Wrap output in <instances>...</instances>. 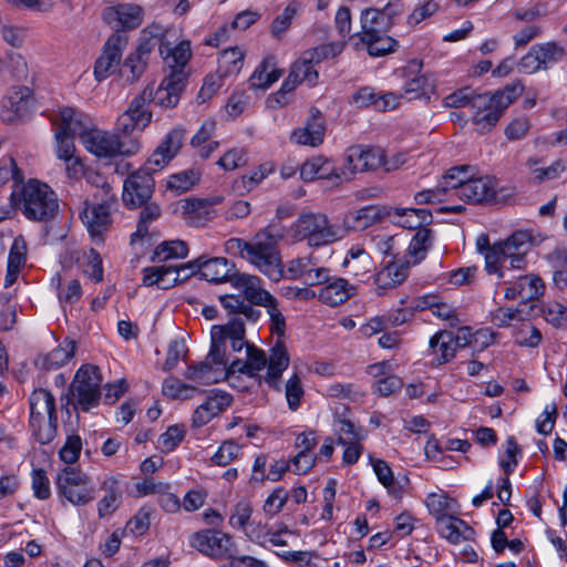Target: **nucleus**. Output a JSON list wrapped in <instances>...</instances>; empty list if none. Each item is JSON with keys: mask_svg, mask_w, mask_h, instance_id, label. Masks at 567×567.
Masks as SVG:
<instances>
[{"mask_svg": "<svg viewBox=\"0 0 567 567\" xmlns=\"http://www.w3.org/2000/svg\"><path fill=\"white\" fill-rule=\"evenodd\" d=\"M290 357L286 346L277 340L271 347L269 357L265 351L255 344H247L246 360H234L231 369L235 373H243L250 378L259 375V372L267 368L264 377L265 382L275 390H280V378L282 372L289 367Z\"/></svg>", "mask_w": 567, "mask_h": 567, "instance_id": "f257e3e1", "label": "nucleus"}, {"mask_svg": "<svg viewBox=\"0 0 567 567\" xmlns=\"http://www.w3.org/2000/svg\"><path fill=\"white\" fill-rule=\"evenodd\" d=\"M443 187L451 189V196L473 203L496 202V181L492 176H476L472 166L452 167L443 176Z\"/></svg>", "mask_w": 567, "mask_h": 567, "instance_id": "f03ea898", "label": "nucleus"}, {"mask_svg": "<svg viewBox=\"0 0 567 567\" xmlns=\"http://www.w3.org/2000/svg\"><path fill=\"white\" fill-rule=\"evenodd\" d=\"M11 202L29 220L48 221L59 210V199L53 189L38 179H29L13 189Z\"/></svg>", "mask_w": 567, "mask_h": 567, "instance_id": "7ed1b4c3", "label": "nucleus"}, {"mask_svg": "<svg viewBox=\"0 0 567 567\" xmlns=\"http://www.w3.org/2000/svg\"><path fill=\"white\" fill-rule=\"evenodd\" d=\"M281 235L272 227L261 228L248 241L245 260L274 281H278L282 275V265L278 244Z\"/></svg>", "mask_w": 567, "mask_h": 567, "instance_id": "20e7f679", "label": "nucleus"}, {"mask_svg": "<svg viewBox=\"0 0 567 567\" xmlns=\"http://www.w3.org/2000/svg\"><path fill=\"white\" fill-rule=\"evenodd\" d=\"M291 236L296 241H306L309 247H322L342 240L339 223H333L321 213L299 216L291 225Z\"/></svg>", "mask_w": 567, "mask_h": 567, "instance_id": "39448f33", "label": "nucleus"}, {"mask_svg": "<svg viewBox=\"0 0 567 567\" xmlns=\"http://www.w3.org/2000/svg\"><path fill=\"white\" fill-rule=\"evenodd\" d=\"M532 248V236L528 231L518 230L505 240L495 243L485 254L486 271H497L499 262H508L515 270L526 268V255Z\"/></svg>", "mask_w": 567, "mask_h": 567, "instance_id": "423d86ee", "label": "nucleus"}, {"mask_svg": "<svg viewBox=\"0 0 567 567\" xmlns=\"http://www.w3.org/2000/svg\"><path fill=\"white\" fill-rule=\"evenodd\" d=\"M82 144L87 152L99 158H113L116 156H132L141 150L136 138L127 137L122 133L90 128L82 134Z\"/></svg>", "mask_w": 567, "mask_h": 567, "instance_id": "0eeeda50", "label": "nucleus"}, {"mask_svg": "<svg viewBox=\"0 0 567 567\" xmlns=\"http://www.w3.org/2000/svg\"><path fill=\"white\" fill-rule=\"evenodd\" d=\"M29 403L33 435L40 444H48L56 435L55 399L48 390L38 389L31 393Z\"/></svg>", "mask_w": 567, "mask_h": 567, "instance_id": "6e6552de", "label": "nucleus"}, {"mask_svg": "<svg viewBox=\"0 0 567 567\" xmlns=\"http://www.w3.org/2000/svg\"><path fill=\"white\" fill-rule=\"evenodd\" d=\"M101 382L102 378L96 367L90 364L81 367L71 384L75 406L84 412L97 406L101 398Z\"/></svg>", "mask_w": 567, "mask_h": 567, "instance_id": "1a4fd4ad", "label": "nucleus"}, {"mask_svg": "<svg viewBox=\"0 0 567 567\" xmlns=\"http://www.w3.org/2000/svg\"><path fill=\"white\" fill-rule=\"evenodd\" d=\"M58 492L75 506H83L94 499V487L86 474L73 467L62 470L56 478Z\"/></svg>", "mask_w": 567, "mask_h": 567, "instance_id": "9d476101", "label": "nucleus"}, {"mask_svg": "<svg viewBox=\"0 0 567 567\" xmlns=\"http://www.w3.org/2000/svg\"><path fill=\"white\" fill-rule=\"evenodd\" d=\"M511 104L509 95L497 92L493 95L476 94L473 101V122L480 131H489L498 122L502 112Z\"/></svg>", "mask_w": 567, "mask_h": 567, "instance_id": "9b49d317", "label": "nucleus"}, {"mask_svg": "<svg viewBox=\"0 0 567 567\" xmlns=\"http://www.w3.org/2000/svg\"><path fill=\"white\" fill-rule=\"evenodd\" d=\"M190 546L212 558L231 557L237 553L233 537L226 533L214 529H205L195 533L190 537Z\"/></svg>", "mask_w": 567, "mask_h": 567, "instance_id": "f8f14e48", "label": "nucleus"}, {"mask_svg": "<svg viewBox=\"0 0 567 567\" xmlns=\"http://www.w3.org/2000/svg\"><path fill=\"white\" fill-rule=\"evenodd\" d=\"M153 90L145 89L134 97L125 112L116 121V130L123 135L131 134L134 130H144L152 121V112L147 104L152 101Z\"/></svg>", "mask_w": 567, "mask_h": 567, "instance_id": "ddd939ff", "label": "nucleus"}, {"mask_svg": "<svg viewBox=\"0 0 567 567\" xmlns=\"http://www.w3.org/2000/svg\"><path fill=\"white\" fill-rule=\"evenodd\" d=\"M116 202V195H107L102 198V203H85L82 220L93 238L101 239L109 229L112 221L111 213Z\"/></svg>", "mask_w": 567, "mask_h": 567, "instance_id": "4468645a", "label": "nucleus"}, {"mask_svg": "<svg viewBox=\"0 0 567 567\" xmlns=\"http://www.w3.org/2000/svg\"><path fill=\"white\" fill-rule=\"evenodd\" d=\"M185 140V130L175 127L163 138L153 154L146 161L144 167L148 174L162 171L179 152Z\"/></svg>", "mask_w": 567, "mask_h": 567, "instance_id": "2eb2a0df", "label": "nucleus"}, {"mask_svg": "<svg viewBox=\"0 0 567 567\" xmlns=\"http://www.w3.org/2000/svg\"><path fill=\"white\" fill-rule=\"evenodd\" d=\"M327 58L326 48H315L305 51L301 56L291 65V70L287 79L298 86L306 83L312 86L317 83L319 74L315 69L317 64Z\"/></svg>", "mask_w": 567, "mask_h": 567, "instance_id": "dca6fc26", "label": "nucleus"}, {"mask_svg": "<svg viewBox=\"0 0 567 567\" xmlns=\"http://www.w3.org/2000/svg\"><path fill=\"white\" fill-rule=\"evenodd\" d=\"M286 274L290 279H299L307 286H317L329 279V269L318 265L311 256L298 257L286 264Z\"/></svg>", "mask_w": 567, "mask_h": 567, "instance_id": "f3484780", "label": "nucleus"}, {"mask_svg": "<svg viewBox=\"0 0 567 567\" xmlns=\"http://www.w3.org/2000/svg\"><path fill=\"white\" fill-rule=\"evenodd\" d=\"M127 39L121 33H114L104 44L101 56L96 60L94 75L97 81L109 78L118 66Z\"/></svg>", "mask_w": 567, "mask_h": 567, "instance_id": "a211bd4d", "label": "nucleus"}, {"mask_svg": "<svg viewBox=\"0 0 567 567\" xmlns=\"http://www.w3.org/2000/svg\"><path fill=\"white\" fill-rule=\"evenodd\" d=\"M153 190L154 179L152 175L141 168L125 179L123 202L127 206H142L151 198Z\"/></svg>", "mask_w": 567, "mask_h": 567, "instance_id": "6ab92c4d", "label": "nucleus"}, {"mask_svg": "<svg viewBox=\"0 0 567 567\" xmlns=\"http://www.w3.org/2000/svg\"><path fill=\"white\" fill-rule=\"evenodd\" d=\"M384 164V151L378 147L363 148L361 146L351 147L347 153V163L341 172L351 175L357 172L377 169Z\"/></svg>", "mask_w": 567, "mask_h": 567, "instance_id": "aec40b11", "label": "nucleus"}, {"mask_svg": "<svg viewBox=\"0 0 567 567\" xmlns=\"http://www.w3.org/2000/svg\"><path fill=\"white\" fill-rule=\"evenodd\" d=\"M186 73L184 70L172 71L168 76L162 80L157 90L153 92L152 100L161 107H175L185 87Z\"/></svg>", "mask_w": 567, "mask_h": 567, "instance_id": "412c9836", "label": "nucleus"}, {"mask_svg": "<svg viewBox=\"0 0 567 567\" xmlns=\"http://www.w3.org/2000/svg\"><path fill=\"white\" fill-rule=\"evenodd\" d=\"M506 286L504 297L507 300L520 298L527 302L537 299L544 292L542 279L534 274L519 276L516 281H504Z\"/></svg>", "mask_w": 567, "mask_h": 567, "instance_id": "4be33fe9", "label": "nucleus"}, {"mask_svg": "<svg viewBox=\"0 0 567 567\" xmlns=\"http://www.w3.org/2000/svg\"><path fill=\"white\" fill-rule=\"evenodd\" d=\"M384 13L378 9L368 8L361 12V30L350 37V43L354 50H363L364 42L383 33L382 25Z\"/></svg>", "mask_w": 567, "mask_h": 567, "instance_id": "5701e85b", "label": "nucleus"}, {"mask_svg": "<svg viewBox=\"0 0 567 567\" xmlns=\"http://www.w3.org/2000/svg\"><path fill=\"white\" fill-rule=\"evenodd\" d=\"M229 282L245 296V300L250 305L261 306L270 301L271 295L262 288L261 279L255 275L235 272L229 278Z\"/></svg>", "mask_w": 567, "mask_h": 567, "instance_id": "b1692460", "label": "nucleus"}, {"mask_svg": "<svg viewBox=\"0 0 567 567\" xmlns=\"http://www.w3.org/2000/svg\"><path fill=\"white\" fill-rule=\"evenodd\" d=\"M103 18L114 28L135 29L143 22L144 12L137 4L123 3L116 7L105 8Z\"/></svg>", "mask_w": 567, "mask_h": 567, "instance_id": "393cba45", "label": "nucleus"}, {"mask_svg": "<svg viewBox=\"0 0 567 567\" xmlns=\"http://www.w3.org/2000/svg\"><path fill=\"white\" fill-rule=\"evenodd\" d=\"M410 262L405 260L388 261L375 275L374 284L378 295L394 289L408 278Z\"/></svg>", "mask_w": 567, "mask_h": 567, "instance_id": "a878e982", "label": "nucleus"}, {"mask_svg": "<svg viewBox=\"0 0 567 567\" xmlns=\"http://www.w3.org/2000/svg\"><path fill=\"white\" fill-rule=\"evenodd\" d=\"M310 118L301 127L292 131L290 140L298 145L316 147L322 144L324 138V124L317 109L310 111Z\"/></svg>", "mask_w": 567, "mask_h": 567, "instance_id": "bb28decb", "label": "nucleus"}, {"mask_svg": "<svg viewBox=\"0 0 567 567\" xmlns=\"http://www.w3.org/2000/svg\"><path fill=\"white\" fill-rule=\"evenodd\" d=\"M300 178L305 182H312L317 178L336 179L338 182L348 181L346 172H339L334 168L328 158L316 156L306 161L300 166Z\"/></svg>", "mask_w": 567, "mask_h": 567, "instance_id": "cd10ccee", "label": "nucleus"}, {"mask_svg": "<svg viewBox=\"0 0 567 567\" xmlns=\"http://www.w3.org/2000/svg\"><path fill=\"white\" fill-rule=\"evenodd\" d=\"M544 164V158L539 156H530L525 163L529 177L535 184L557 179L567 171L566 161L563 158L555 159L548 165Z\"/></svg>", "mask_w": 567, "mask_h": 567, "instance_id": "c85d7f7f", "label": "nucleus"}, {"mask_svg": "<svg viewBox=\"0 0 567 567\" xmlns=\"http://www.w3.org/2000/svg\"><path fill=\"white\" fill-rule=\"evenodd\" d=\"M381 218L380 209L375 206H365L360 209L349 212L339 223V228L342 230V239L346 238L351 231H361Z\"/></svg>", "mask_w": 567, "mask_h": 567, "instance_id": "c756f323", "label": "nucleus"}, {"mask_svg": "<svg viewBox=\"0 0 567 567\" xmlns=\"http://www.w3.org/2000/svg\"><path fill=\"white\" fill-rule=\"evenodd\" d=\"M210 339L221 341L224 344L226 340H229L231 349L235 352L241 351L243 348L247 349V344H250L245 340V324L240 317L230 319L228 323L224 326H213Z\"/></svg>", "mask_w": 567, "mask_h": 567, "instance_id": "7c9ffc66", "label": "nucleus"}, {"mask_svg": "<svg viewBox=\"0 0 567 567\" xmlns=\"http://www.w3.org/2000/svg\"><path fill=\"white\" fill-rule=\"evenodd\" d=\"M52 121L55 126V133L79 135L81 142L82 134L90 130L86 125L85 116L69 106L59 109Z\"/></svg>", "mask_w": 567, "mask_h": 567, "instance_id": "2f4dec72", "label": "nucleus"}, {"mask_svg": "<svg viewBox=\"0 0 567 567\" xmlns=\"http://www.w3.org/2000/svg\"><path fill=\"white\" fill-rule=\"evenodd\" d=\"M322 285L324 286L320 289L318 297L320 301L331 307L343 303L355 293V287L341 277L329 275V279Z\"/></svg>", "mask_w": 567, "mask_h": 567, "instance_id": "473e14b6", "label": "nucleus"}, {"mask_svg": "<svg viewBox=\"0 0 567 567\" xmlns=\"http://www.w3.org/2000/svg\"><path fill=\"white\" fill-rule=\"evenodd\" d=\"M231 398L225 392H216L209 395L194 412L193 425L200 427L207 424L214 416L218 415L223 410L229 406Z\"/></svg>", "mask_w": 567, "mask_h": 567, "instance_id": "72a5a7b5", "label": "nucleus"}, {"mask_svg": "<svg viewBox=\"0 0 567 567\" xmlns=\"http://www.w3.org/2000/svg\"><path fill=\"white\" fill-rule=\"evenodd\" d=\"M233 265L224 257L200 256V278L212 282L229 281Z\"/></svg>", "mask_w": 567, "mask_h": 567, "instance_id": "f704fd0d", "label": "nucleus"}, {"mask_svg": "<svg viewBox=\"0 0 567 567\" xmlns=\"http://www.w3.org/2000/svg\"><path fill=\"white\" fill-rule=\"evenodd\" d=\"M74 353L75 342L73 340L65 339L52 351L39 357L35 363L47 370L59 369L68 363L74 357Z\"/></svg>", "mask_w": 567, "mask_h": 567, "instance_id": "c9c22d12", "label": "nucleus"}, {"mask_svg": "<svg viewBox=\"0 0 567 567\" xmlns=\"http://www.w3.org/2000/svg\"><path fill=\"white\" fill-rule=\"evenodd\" d=\"M101 488L104 496L97 503V513L100 517H104L117 509L122 497V488L120 482L113 476L106 477Z\"/></svg>", "mask_w": 567, "mask_h": 567, "instance_id": "e433bc0d", "label": "nucleus"}, {"mask_svg": "<svg viewBox=\"0 0 567 567\" xmlns=\"http://www.w3.org/2000/svg\"><path fill=\"white\" fill-rule=\"evenodd\" d=\"M181 209L184 220L192 227H202L214 217L202 198L183 200Z\"/></svg>", "mask_w": 567, "mask_h": 567, "instance_id": "4c0bfd02", "label": "nucleus"}, {"mask_svg": "<svg viewBox=\"0 0 567 567\" xmlns=\"http://www.w3.org/2000/svg\"><path fill=\"white\" fill-rule=\"evenodd\" d=\"M439 533L453 544L466 539L472 533V528L462 519L447 515L436 520Z\"/></svg>", "mask_w": 567, "mask_h": 567, "instance_id": "58836bf2", "label": "nucleus"}, {"mask_svg": "<svg viewBox=\"0 0 567 567\" xmlns=\"http://www.w3.org/2000/svg\"><path fill=\"white\" fill-rule=\"evenodd\" d=\"M152 44L150 41L141 42L135 52L131 53L124 62V73L130 70L131 75H127V80H137L145 71L150 54L152 52Z\"/></svg>", "mask_w": 567, "mask_h": 567, "instance_id": "ea45409f", "label": "nucleus"}, {"mask_svg": "<svg viewBox=\"0 0 567 567\" xmlns=\"http://www.w3.org/2000/svg\"><path fill=\"white\" fill-rule=\"evenodd\" d=\"M31 105L30 90L28 87H20L13 91L4 101L3 107L10 111L4 115V120L12 122L16 118L24 116Z\"/></svg>", "mask_w": 567, "mask_h": 567, "instance_id": "a19ab883", "label": "nucleus"}, {"mask_svg": "<svg viewBox=\"0 0 567 567\" xmlns=\"http://www.w3.org/2000/svg\"><path fill=\"white\" fill-rule=\"evenodd\" d=\"M281 72L276 65L274 58H266L255 70L249 79V84L254 89L265 90L278 81Z\"/></svg>", "mask_w": 567, "mask_h": 567, "instance_id": "79ce46f5", "label": "nucleus"}, {"mask_svg": "<svg viewBox=\"0 0 567 567\" xmlns=\"http://www.w3.org/2000/svg\"><path fill=\"white\" fill-rule=\"evenodd\" d=\"M429 343L430 348L433 350V353L436 355L437 364L449 362L455 357L457 348L454 343L452 332H437L430 339Z\"/></svg>", "mask_w": 567, "mask_h": 567, "instance_id": "37998d69", "label": "nucleus"}, {"mask_svg": "<svg viewBox=\"0 0 567 567\" xmlns=\"http://www.w3.org/2000/svg\"><path fill=\"white\" fill-rule=\"evenodd\" d=\"M173 270H169V266L145 267L142 270V284L145 287L169 289L175 286L176 277L173 278Z\"/></svg>", "mask_w": 567, "mask_h": 567, "instance_id": "c03bdc74", "label": "nucleus"}, {"mask_svg": "<svg viewBox=\"0 0 567 567\" xmlns=\"http://www.w3.org/2000/svg\"><path fill=\"white\" fill-rule=\"evenodd\" d=\"M393 220L399 226L406 229H420L422 224L431 218V213L426 209L416 208H394L391 214Z\"/></svg>", "mask_w": 567, "mask_h": 567, "instance_id": "a18cd8bd", "label": "nucleus"}, {"mask_svg": "<svg viewBox=\"0 0 567 567\" xmlns=\"http://www.w3.org/2000/svg\"><path fill=\"white\" fill-rule=\"evenodd\" d=\"M205 361L213 368L214 371L221 372V381L227 380L230 375L235 374L226 355V348L221 341L213 340L208 354Z\"/></svg>", "mask_w": 567, "mask_h": 567, "instance_id": "49530a36", "label": "nucleus"}, {"mask_svg": "<svg viewBox=\"0 0 567 567\" xmlns=\"http://www.w3.org/2000/svg\"><path fill=\"white\" fill-rule=\"evenodd\" d=\"M51 285L58 290V297L63 308L66 303L73 305L82 297V288L76 279H70L62 282V278L58 274L52 277Z\"/></svg>", "mask_w": 567, "mask_h": 567, "instance_id": "de8ad7c7", "label": "nucleus"}, {"mask_svg": "<svg viewBox=\"0 0 567 567\" xmlns=\"http://www.w3.org/2000/svg\"><path fill=\"white\" fill-rule=\"evenodd\" d=\"M184 377L187 380L202 385H208L221 381V372L214 371L205 360L197 364L189 365L184 372Z\"/></svg>", "mask_w": 567, "mask_h": 567, "instance_id": "09e8293b", "label": "nucleus"}, {"mask_svg": "<svg viewBox=\"0 0 567 567\" xmlns=\"http://www.w3.org/2000/svg\"><path fill=\"white\" fill-rule=\"evenodd\" d=\"M202 172L199 168H188L168 177L166 186L168 189L181 194L192 189L200 179Z\"/></svg>", "mask_w": 567, "mask_h": 567, "instance_id": "8fccbe9b", "label": "nucleus"}, {"mask_svg": "<svg viewBox=\"0 0 567 567\" xmlns=\"http://www.w3.org/2000/svg\"><path fill=\"white\" fill-rule=\"evenodd\" d=\"M422 308L429 309L436 318L449 321L450 326H455L460 322L455 308L447 302L441 301L437 297L425 296L422 299Z\"/></svg>", "mask_w": 567, "mask_h": 567, "instance_id": "3c124183", "label": "nucleus"}, {"mask_svg": "<svg viewBox=\"0 0 567 567\" xmlns=\"http://www.w3.org/2000/svg\"><path fill=\"white\" fill-rule=\"evenodd\" d=\"M244 64V52L238 48L224 50L218 59V72L221 76L237 74Z\"/></svg>", "mask_w": 567, "mask_h": 567, "instance_id": "603ef678", "label": "nucleus"}, {"mask_svg": "<svg viewBox=\"0 0 567 567\" xmlns=\"http://www.w3.org/2000/svg\"><path fill=\"white\" fill-rule=\"evenodd\" d=\"M219 301L229 313L243 316L249 320H256L259 316V311L239 295H224L219 297Z\"/></svg>", "mask_w": 567, "mask_h": 567, "instance_id": "864d4df0", "label": "nucleus"}, {"mask_svg": "<svg viewBox=\"0 0 567 567\" xmlns=\"http://www.w3.org/2000/svg\"><path fill=\"white\" fill-rule=\"evenodd\" d=\"M161 54L164 56L166 64L175 70H183L184 65L190 58V45L188 42H181L174 49L162 47Z\"/></svg>", "mask_w": 567, "mask_h": 567, "instance_id": "5fc2aeb1", "label": "nucleus"}, {"mask_svg": "<svg viewBox=\"0 0 567 567\" xmlns=\"http://www.w3.org/2000/svg\"><path fill=\"white\" fill-rule=\"evenodd\" d=\"M433 236L429 228H420L410 241L408 251L414 258L413 264H417L426 256L429 248L432 246Z\"/></svg>", "mask_w": 567, "mask_h": 567, "instance_id": "6e6d98bb", "label": "nucleus"}, {"mask_svg": "<svg viewBox=\"0 0 567 567\" xmlns=\"http://www.w3.org/2000/svg\"><path fill=\"white\" fill-rule=\"evenodd\" d=\"M434 90V84L425 74H417L408 80L404 84L403 92L409 100L430 97V93Z\"/></svg>", "mask_w": 567, "mask_h": 567, "instance_id": "4d7b16f0", "label": "nucleus"}, {"mask_svg": "<svg viewBox=\"0 0 567 567\" xmlns=\"http://www.w3.org/2000/svg\"><path fill=\"white\" fill-rule=\"evenodd\" d=\"M441 9V0H417L415 8L408 17V24L415 27L435 16Z\"/></svg>", "mask_w": 567, "mask_h": 567, "instance_id": "13d9d810", "label": "nucleus"}, {"mask_svg": "<svg viewBox=\"0 0 567 567\" xmlns=\"http://www.w3.org/2000/svg\"><path fill=\"white\" fill-rule=\"evenodd\" d=\"M425 505L437 520L453 511L454 501L444 493H430L425 498Z\"/></svg>", "mask_w": 567, "mask_h": 567, "instance_id": "bf43d9fd", "label": "nucleus"}, {"mask_svg": "<svg viewBox=\"0 0 567 567\" xmlns=\"http://www.w3.org/2000/svg\"><path fill=\"white\" fill-rule=\"evenodd\" d=\"M188 254L186 243L182 240H168L161 243L154 251V255L161 261L168 259L185 258Z\"/></svg>", "mask_w": 567, "mask_h": 567, "instance_id": "052dcab7", "label": "nucleus"}, {"mask_svg": "<svg viewBox=\"0 0 567 567\" xmlns=\"http://www.w3.org/2000/svg\"><path fill=\"white\" fill-rule=\"evenodd\" d=\"M534 52L539 55L544 69L559 62L565 55V49L554 42L534 45Z\"/></svg>", "mask_w": 567, "mask_h": 567, "instance_id": "680f3d73", "label": "nucleus"}, {"mask_svg": "<svg viewBox=\"0 0 567 567\" xmlns=\"http://www.w3.org/2000/svg\"><path fill=\"white\" fill-rule=\"evenodd\" d=\"M303 394L301 378L298 372H293L285 384V395L291 411L298 409Z\"/></svg>", "mask_w": 567, "mask_h": 567, "instance_id": "e2e57ef3", "label": "nucleus"}, {"mask_svg": "<svg viewBox=\"0 0 567 567\" xmlns=\"http://www.w3.org/2000/svg\"><path fill=\"white\" fill-rule=\"evenodd\" d=\"M196 389L181 381L177 378L169 377L163 383V394L172 399H189Z\"/></svg>", "mask_w": 567, "mask_h": 567, "instance_id": "0e129e2a", "label": "nucleus"}, {"mask_svg": "<svg viewBox=\"0 0 567 567\" xmlns=\"http://www.w3.org/2000/svg\"><path fill=\"white\" fill-rule=\"evenodd\" d=\"M161 208L157 204H146L141 210L137 230L132 234V240L134 241L137 237L142 238L148 234V225L161 216Z\"/></svg>", "mask_w": 567, "mask_h": 567, "instance_id": "69168bd1", "label": "nucleus"}, {"mask_svg": "<svg viewBox=\"0 0 567 567\" xmlns=\"http://www.w3.org/2000/svg\"><path fill=\"white\" fill-rule=\"evenodd\" d=\"M398 42L384 33L364 42V49L372 56H383L394 51Z\"/></svg>", "mask_w": 567, "mask_h": 567, "instance_id": "338daca9", "label": "nucleus"}, {"mask_svg": "<svg viewBox=\"0 0 567 567\" xmlns=\"http://www.w3.org/2000/svg\"><path fill=\"white\" fill-rule=\"evenodd\" d=\"M240 450V446L235 441H225L212 456L210 461L215 465L226 466L238 457Z\"/></svg>", "mask_w": 567, "mask_h": 567, "instance_id": "774afa93", "label": "nucleus"}]
</instances>
